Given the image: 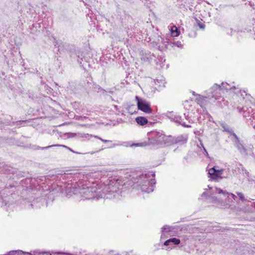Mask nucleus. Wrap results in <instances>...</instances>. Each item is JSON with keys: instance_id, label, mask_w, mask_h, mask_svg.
<instances>
[{"instance_id": "nucleus-1", "label": "nucleus", "mask_w": 255, "mask_h": 255, "mask_svg": "<svg viewBox=\"0 0 255 255\" xmlns=\"http://www.w3.org/2000/svg\"><path fill=\"white\" fill-rule=\"evenodd\" d=\"M97 174L99 173L87 175L73 185L68 184L66 188L67 194L70 195L80 194L86 200L106 197L111 199L113 197L111 194L117 193L120 186L125 184L122 179L118 177L111 178L107 184H105L102 181L95 180Z\"/></svg>"}, {"instance_id": "nucleus-2", "label": "nucleus", "mask_w": 255, "mask_h": 255, "mask_svg": "<svg viewBox=\"0 0 255 255\" xmlns=\"http://www.w3.org/2000/svg\"><path fill=\"white\" fill-rule=\"evenodd\" d=\"M154 176L155 174L150 172L138 176L136 183L142 191L148 193L153 191L155 184Z\"/></svg>"}, {"instance_id": "nucleus-3", "label": "nucleus", "mask_w": 255, "mask_h": 255, "mask_svg": "<svg viewBox=\"0 0 255 255\" xmlns=\"http://www.w3.org/2000/svg\"><path fill=\"white\" fill-rule=\"evenodd\" d=\"M165 135L161 132L152 131L148 133V141L133 144L132 146H145L149 145H160L164 143Z\"/></svg>"}, {"instance_id": "nucleus-4", "label": "nucleus", "mask_w": 255, "mask_h": 255, "mask_svg": "<svg viewBox=\"0 0 255 255\" xmlns=\"http://www.w3.org/2000/svg\"><path fill=\"white\" fill-rule=\"evenodd\" d=\"M222 93L223 90L221 86L217 84H215L208 91V96L207 97L198 95V98H197L196 100L198 101V103L203 108V111H204L203 107L205 105L204 102L206 101V100L207 98L211 99V98H214L215 99H218L221 97Z\"/></svg>"}, {"instance_id": "nucleus-5", "label": "nucleus", "mask_w": 255, "mask_h": 255, "mask_svg": "<svg viewBox=\"0 0 255 255\" xmlns=\"http://www.w3.org/2000/svg\"><path fill=\"white\" fill-rule=\"evenodd\" d=\"M228 136L229 139L233 142L234 146L237 148L239 152L243 155H247V150L237 135L234 132L231 128L228 127L224 126V136Z\"/></svg>"}, {"instance_id": "nucleus-6", "label": "nucleus", "mask_w": 255, "mask_h": 255, "mask_svg": "<svg viewBox=\"0 0 255 255\" xmlns=\"http://www.w3.org/2000/svg\"><path fill=\"white\" fill-rule=\"evenodd\" d=\"M184 107L188 110L187 112L184 114V115L186 120L188 121V124H193L197 119H198L199 120L201 119V116L197 117V116L195 115V112H193V108L191 106L188 101L185 102Z\"/></svg>"}, {"instance_id": "nucleus-7", "label": "nucleus", "mask_w": 255, "mask_h": 255, "mask_svg": "<svg viewBox=\"0 0 255 255\" xmlns=\"http://www.w3.org/2000/svg\"><path fill=\"white\" fill-rule=\"evenodd\" d=\"M138 109L146 114H150L152 112L150 105L145 100L138 96L135 97Z\"/></svg>"}, {"instance_id": "nucleus-8", "label": "nucleus", "mask_w": 255, "mask_h": 255, "mask_svg": "<svg viewBox=\"0 0 255 255\" xmlns=\"http://www.w3.org/2000/svg\"><path fill=\"white\" fill-rule=\"evenodd\" d=\"M209 177L212 180L218 181L221 180L223 178V171L217 169L216 167H213L208 170Z\"/></svg>"}, {"instance_id": "nucleus-9", "label": "nucleus", "mask_w": 255, "mask_h": 255, "mask_svg": "<svg viewBox=\"0 0 255 255\" xmlns=\"http://www.w3.org/2000/svg\"><path fill=\"white\" fill-rule=\"evenodd\" d=\"M167 117L171 121H174L176 123L180 124L184 127H191V126L184 122L183 120L181 119L180 116L174 114L173 112L167 113Z\"/></svg>"}, {"instance_id": "nucleus-10", "label": "nucleus", "mask_w": 255, "mask_h": 255, "mask_svg": "<svg viewBox=\"0 0 255 255\" xmlns=\"http://www.w3.org/2000/svg\"><path fill=\"white\" fill-rule=\"evenodd\" d=\"M223 193V190L221 189H219L218 188H215V191L213 193L209 196V199H210L211 202L216 204L218 203V198L216 196L217 194H220Z\"/></svg>"}, {"instance_id": "nucleus-11", "label": "nucleus", "mask_w": 255, "mask_h": 255, "mask_svg": "<svg viewBox=\"0 0 255 255\" xmlns=\"http://www.w3.org/2000/svg\"><path fill=\"white\" fill-rule=\"evenodd\" d=\"M180 241L179 239H176L175 238H173L166 241L164 243V245L172 246L175 245H178L180 243Z\"/></svg>"}, {"instance_id": "nucleus-12", "label": "nucleus", "mask_w": 255, "mask_h": 255, "mask_svg": "<svg viewBox=\"0 0 255 255\" xmlns=\"http://www.w3.org/2000/svg\"><path fill=\"white\" fill-rule=\"evenodd\" d=\"M155 56L151 54L150 52H145V54L141 57V59L145 62H150L151 61Z\"/></svg>"}, {"instance_id": "nucleus-13", "label": "nucleus", "mask_w": 255, "mask_h": 255, "mask_svg": "<svg viewBox=\"0 0 255 255\" xmlns=\"http://www.w3.org/2000/svg\"><path fill=\"white\" fill-rule=\"evenodd\" d=\"M135 121L137 124L140 126H144L148 122L147 119L146 118L140 116L136 118Z\"/></svg>"}, {"instance_id": "nucleus-14", "label": "nucleus", "mask_w": 255, "mask_h": 255, "mask_svg": "<svg viewBox=\"0 0 255 255\" xmlns=\"http://www.w3.org/2000/svg\"><path fill=\"white\" fill-rule=\"evenodd\" d=\"M187 136L181 135L176 138L175 142L177 143L184 144L187 142Z\"/></svg>"}, {"instance_id": "nucleus-15", "label": "nucleus", "mask_w": 255, "mask_h": 255, "mask_svg": "<svg viewBox=\"0 0 255 255\" xmlns=\"http://www.w3.org/2000/svg\"><path fill=\"white\" fill-rule=\"evenodd\" d=\"M235 196L233 194L224 191V198H226V200H227V202L229 203L233 201V200L235 199Z\"/></svg>"}, {"instance_id": "nucleus-16", "label": "nucleus", "mask_w": 255, "mask_h": 255, "mask_svg": "<svg viewBox=\"0 0 255 255\" xmlns=\"http://www.w3.org/2000/svg\"><path fill=\"white\" fill-rule=\"evenodd\" d=\"M53 146H62L64 148H67V149H68L69 150L72 151V152H74V153H77V154H80L79 152H76V151H73L71 148H70V147L66 146V145H61V144H55V145H49V146H46V147H43L42 148L43 149H47V148H50L51 147H53Z\"/></svg>"}, {"instance_id": "nucleus-17", "label": "nucleus", "mask_w": 255, "mask_h": 255, "mask_svg": "<svg viewBox=\"0 0 255 255\" xmlns=\"http://www.w3.org/2000/svg\"><path fill=\"white\" fill-rule=\"evenodd\" d=\"M171 33L173 37H177L179 35L180 32L176 26H173L171 28Z\"/></svg>"}, {"instance_id": "nucleus-18", "label": "nucleus", "mask_w": 255, "mask_h": 255, "mask_svg": "<svg viewBox=\"0 0 255 255\" xmlns=\"http://www.w3.org/2000/svg\"><path fill=\"white\" fill-rule=\"evenodd\" d=\"M25 253L21 250L12 251L8 253V255H23Z\"/></svg>"}, {"instance_id": "nucleus-19", "label": "nucleus", "mask_w": 255, "mask_h": 255, "mask_svg": "<svg viewBox=\"0 0 255 255\" xmlns=\"http://www.w3.org/2000/svg\"><path fill=\"white\" fill-rule=\"evenodd\" d=\"M78 136L81 138L89 139L90 137H93V136L92 134H89L88 133H80L79 134Z\"/></svg>"}, {"instance_id": "nucleus-20", "label": "nucleus", "mask_w": 255, "mask_h": 255, "mask_svg": "<svg viewBox=\"0 0 255 255\" xmlns=\"http://www.w3.org/2000/svg\"><path fill=\"white\" fill-rule=\"evenodd\" d=\"M171 231V228L169 226H164L162 228V232H163V233H169Z\"/></svg>"}, {"instance_id": "nucleus-21", "label": "nucleus", "mask_w": 255, "mask_h": 255, "mask_svg": "<svg viewBox=\"0 0 255 255\" xmlns=\"http://www.w3.org/2000/svg\"><path fill=\"white\" fill-rule=\"evenodd\" d=\"M196 20L199 27L200 28L204 29L205 28V24L203 22H201L200 20H198L197 19H196Z\"/></svg>"}, {"instance_id": "nucleus-22", "label": "nucleus", "mask_w": 255, "mask_h": 255, "mask_svg": "<svg viewBox=\"0 0 255 255\" xmlns=\"http://www.w3.org/2000/svg\"><path fill=\"white\" fill-rule=\"evenodd\" d=\"M237 195L239 196V198L242 201H246V199H245V198L244 197V194L242 193L238 192V193H237Z\"/></svg>"}, {"instance_id": "nucleus-23", "label": "nucleus", "mask_w": 255, "mask_h": 255, "mask_svg": "<svg viewBox=\"0 0 255 255\" xmlns=\"http://www.w3.org/2000/svg\"><path fill=\"white\" fill-rule=\"evenodd\" d=\"M238 112L239 113H242L243 112H244V117L246 118L247 117V114L245 113V109H244V108H238Z\"/></svg>"}, {"instance_id": "nucleus-24", "label": "nucleus", "mask_w": 255, "mask_h": 255, "mask_svg": "<svg viewBox=\"0 0 255 255\" xmlns=\"http://www.w3.org/2000/svg\"><path fill=\"white\" fill-rule=\"evenodd\" d=\"M75 119H76V120H82V121H83L85 119H88V118L87 117H82V116H77L75 117Z\"/></svg>"}, {"instance_id": "nucleus-25", "label": "nucleus", "mask_w": 255, "mask_h": 255, "mask_svg": "<svg viewBox=\"0 0 255 255\" xmlns=\"http://www.w3.org/2000/svg\"><path fill=\"white\" fill-rule=\"evenodd\" d=\"M94 137L95 138H98L100 140H101L102 141H103V142H111L112 141L111 140H106V139H102V138L98 136H94Z\"/></svg>"}, {"instance_id": "nucleus-26", "label": "nucleus", "mask_w": 255, "mask_h": 255, "mask_svg": "<svg viewBox=\"0 0 255 255\" xmlns=\"http://www.w3.org/2000/svg\"><path fill=\"white\" fill-rule=\"evenodd\" d=\"M174 44L177 46L178 47H182V46L181 42L180 41H177L175 43H174Z\"/></svg>"}, {"instance_id": "nucleus-27", "label": "nucleus", "mask_w": 255, "mask_h": 255, "mask_svg": "<svg viewBox=\"0 0 255 255\" xmlns=\"http://www.w3.org/2000/svg\"><path fill=\"white\" fill-rule=\"evenodd\" d=\"M165 60L163 57H160V59H159V62L162 63V62H164Z\"/></svg>"}, {"instance_id": "nucleus-28", "label": "nucleus", "mask_w": 255, "mask_h": 255, "mask_svg": "<svg viewBox=\"0 0 255 255\" xmlns=\"http://www.w3.org/2000/svg\"><path fill=\"white\" fill-rule=\"evenodd\" d=\"M121 145V144H116V143H114L110 147H116L117 146H119V145Z\"/></svg>"}, {"instance_id": "nucleus-29", "label": "nucleus", "mask_w": 255, "mask_h": 255, "mask_svg": "<svg viewBox=\"0 0 255 255\" xmlns=\"http://www.w3.org/2000/svg\"><path fill=\"white\" fill-rule=\"evenodd\" d=\"M207 193H206L205 192H203L202 194V196L203 197H204V196H207Z\"/></svg>"}, {"instance_id": "nucleus-30", "label": "nucleus", "mask_w": 255, "mask_h": 255, "mask_svg": "<svg viewBox=\"0 0 255 255\" xmlns=\"http://www.w3.org/2000/svg\"><path fill=\"white\" fill-rule=\"evenodd\" d=\"M235 89V88L234 87L233 88H231L230 89V90L233 91L234 93L236 94V93L234 91V90Z\"/></svg>"}, {"instance_id": "nucleus-31", "label": "nucleus", "mask_w": 255, "mask_h": 255, "mask_svg": "<svg viewBox=\"0 0 255 255\" xmlns=\"http://www.w3.org/2000/svg\"><path fill=\"white\" fill-rule=\"evenodd\" d=\"M70 134L71 135L70 137H75L76 135V133H70Z\"/></svg>"}, {"instance_id": "nucleus-32", "label": "nucleus", "mask_w": 255, "mask_h": 255, "mask_svg": "<svg viewBox=\"0 0 255 255\" xmlns=\"http://www.w3.org/2000/svg\"><path fill=\"white\" fill-rule=\"evenodd\" d=\"M224 90H226L227 91H228L229 90V89L227 87H224Z\"/></svg>"}, {"instance_id": "nucleus-33", "label": "nucleus", "mask_w": 255, "mask_h": 255, "mask_svg": "<svg viewBox=\"0 0 255 255\" xmlns=\"http://www.w3.org/2000/svg\"><path fill=\"white\" fill-rule=\"evenodd\" d=\"M204 150L205 152H206V154L208 155L207 151H206V150L205 149V148L204 147Z\"/></svg>"}, {"instance_id": "nucleus-34", "label": "nucleus", "mask_w": 255, "mask_h": 255, "mask_svg": "<svg viewBox=\"0 0 255 255\" xmlns=\"http://www.w3.org/2000/svg\"><path fill=\"white\" fill-rule=\"evenodd\" d=\"M80 126L81 127H87V126L86 125H81Z\"/></svg>"}, {"instance_id": "nucleus-35", "label": "nucleus", "mask_w": 255, "mask_h": 255, "mask_svg": "<svg viewBox=\"0 0 255 255\" xmlns=\"http://www.w3.org/2000/svg\"><path fill=\"white\" fill-rule=\"evenodd\" d=\"M192 94H193V95H195V92H192Z\"/></svg>"}, {"instance_id": "nucleus-36", "label": "nucleus", "mask_w": 255, "mask_h": 255, "mask_svg": "<svg viewBox=\"0 0 255 255\" xmlns=\"http://www.w3.org/2000/svg\"><path fill=\"white\" fill-rule=\"evenodd\" d=\"M205 114L207 116H208V114H207V113H206Z\"/></svg>"}, {"instance_id": "nucleus-37", "label": "nucleus", "mask_w": 255, "mask_h": 255, "mask_svg": "<svg viewBox=\"0 0 255 255\" xmlns=\"http://www.w3.org/2000/svg\"><path fill=\"white\" fill-rule=\"evenodd\" d=\"M254 205H255V203H254Z\"/></svg>"}]
</instances>
